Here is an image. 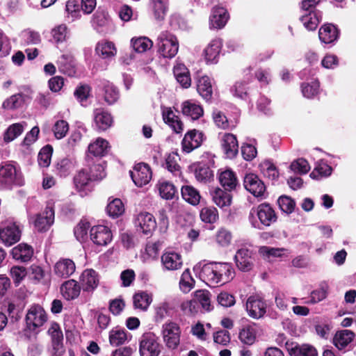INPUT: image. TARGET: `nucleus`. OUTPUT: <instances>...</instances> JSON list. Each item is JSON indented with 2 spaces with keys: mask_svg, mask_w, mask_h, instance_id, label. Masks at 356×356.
Instances as JSON below:
<instances>
[{
  "mask_svg": "<svg viewBox=\"0 0 356 356\" xmlns=\"http://www.w3.org/2000/svg\"><path fill=\"white\" fill-rule=\"evenodd\" d=\"M231 191L216 188L211 193L213 202L220 208L229 207L232 204V196Z\"/></svg>",
  "mask_w": 356,
  "mask_h": 356,
  "instance_id": "nucleus-33",
  "label": "nucleus"
},
{
  "mask_svg": "<svg viewBox=\"0 0 356 356\" xmlns=\"http://www.w3.org/2000/svg\"><path fill=\"white\" fill-rule=\"evenodd\" d=\"M11 254L15 260L26 262L29 261L33 254V248L26 243H19L11 250Z\"/></svg>",
  "mask_w": 356,
  "mask_h": 356,
  "instance_id": "nucleus-31",
  "label": "nucleus"
},
{
  "mask_svg": "<svg viewBox=\"0 0 356 356\" xmlns=\"http://www.w3.org/2000/svg\"><path fill=\"white\" fill-rule=\"evenodd\" d=\"M92 116L93 127L99 133L108 130L113 125V116L104 108L99 107L94 108Z\"/></svg>",
  "mask_w": 356,
  "mask_h": 356,
  "instance_id": "nucleus-4",
  "label": "nucleus"
},
{
  "mask_svg": "<svg viewBox=\"0 0 356 356\" xmlns=\"http://www.w3.org/2000/svg\"><path fill=\"white\" fill-rule=\"evenodd\" d=\"M133 49L138 53H143L150 49L153 42L147 37H140L138 38H132L131 40Z\"/></svg>",
  "mask_w": 356,
  "mask_h": 356,
  "instance_id": "nucleus-53",
  "label": "nucleus"
},
{
  "mask_svg": "<svg viewBox=\"0 0 356 356\" xmlns=\"http://www.w3.org/2000/svg\"><path fill=\"white\" fill-rule=\"evenodd\" d=\"M197 90L198 93L207 101L211 99L213 87L211 79L208 76H202L197 82Z\"/></svg>",
  "mask_w": 356,
  "mask_h": 356,
  "instance_id": "nucleus-35",
  "label": "nucleus"
},
{
  "mask_svg": "<svg viewBox=\"0 0 356 356\" xmlns=\"http://www.w3.org/2000/svg\"><path fill=\"white\" fill-rule=\"evenodd\" d=\"M221 49V42L218 40H213L204 49V54L207 63H217Z\"/></svg>",
  "mask_w": 356,
  "mask_h": 356,
  "instance_id": "nucleus-42",
  "label": "nucleus"
},
{
  "mask_svg": "<svg viewBox=\"0 0 356 356\" xmlns=\"http://www.w3.org/2000/svg\"><path fill=\"white\" fill-rule=\"evenodd\" d=\"M24 127L20 123H15L10 125L6 131L3 135V140L9 143L22 134Z\"/></svg>",
  "mask_w": 356,
  "mask_h": 356,
  "instance_id": "nucleus-58",
  "label": "nucleus"
},
{
  "mask_svg": "<svg viewBox=\"0 0 356 356\" xmlns=\"http://www.w3.org/2000/svg\"><path fill=\"white\" fill-rule=\"evenodd\" d=\"M218 180L222 187L228 191L235 190L238 184L236 173L230 169L221 172Z\"/></svg>",
  "mask_w": 356,
  "mask_h": 356,
  "instance_id": "nucleus-28",
  "label": "nucleus"
},
{
  "mask_svg": "<svg viewBox=\"0 0 356 356\" xmlns=\"http://www.w3.org/2000/svg\"><path fill=\"white\" fill-rule=\"evenodd\" d=\"M79 282L83 291H93L99 285L98 273L93 269H86L81 273Z\"/></svg>",
  "mask_w": 356,
  "mask_h": 356,
  "instance_id": "nucleus-19",
  "label": "nucleus"
},
{
  "mask_svg": "<svg viewBox=\"0 0 356 356\" xmlns=\"http://www.w3.org/2000/svg\"><path fill=\"white\" fill-rule=\"evenodd\" d=\"M182 113L190 117L193 120L199 119L203 115L204 111L201 106L190 101H186L182 104Z\"/></svg>",
  "mask_w": 356,
  "mask_h": 356,
  "instance_id": "nucleus-39",
  "label": "nucleus"
},
{
  "mask_svg": "<svg viewBox=\"0 0 356 356\" xmlns=\"http://www.w3.org/2000/svg\"><path fill=\"white\" fill-rule=\"evenodd\" d=\"M339 30L332 24H323L318 31V38L325 44H332L337 40Z\"/></svg>",
  "mask_w": 356,
  "mask_h": 356,
  "instance_id": "nucleus-26",
  "label": "nucleus"
},
{
  "mask_svg": "<svg viewBox=\"0 0 356 356\" xmlns=\"http://www.w3.org/2000/svg\"><path fill=\"white\" fill-rule=\"evenodd\" d=\"M221 147L227 158H234L238 152V140L235 135L225 134L221 139Z\"/></svg>",
  "mask_w": 356,
  "mask_h": 356,
  "instance_id": "nucleus-24",
  "label": "nucleus"
},
{
  "mask_svg": "<svg viewBox=\"0 0 356 356\" xmlns=\"http://www.w3.org/2000/svg\"><path fill=\"white\" fill-rule=\"evenodd\" d=\"M263 175L271 180H277L279 177V171L276 166L270 161H264L259 165Z\"/></svg>",
  "mask_w": 356,
  "mask_h": 356,
  "instance_id": "nucleus-52",
  "label": "nucleus"
},
{
  "mask_svg": "<svg viewBox=\"0 0 356 356\" xmlns=\"http://www.w3.org/2000/svg\"><path fill=\"white\" fill-rule=\"evenodd\" d=\"M254 326V323L252 325H246L239 331L238 338L243 344L250 346L255 342L257 330Z\"/></svg>",
  "mask_w": 356,
  "mask_h": 356,
  "instance_id": "nucleus-38",
  "label": "nucleus"
},
{
  "mask_svg": "<svg viewBox=\"0 0 356 356\" xmlns=\"http://www.w3.org/2000/svg\"><path fill=\"white\" fill-rule=\"evenodd\" d=\"M110 148L109 143L99 137L88 145L86 158L90 157L97 161H104L102 158L108 154Z\"/></svg>",
  "mask_w": 356,
  "mask_h": 356,
  "instance_id": "nucleus-11",
  "label": "nucleus"
},
{
  "mask_svg": "<svg viewBox=\"0 0 356 356\" xmlns=\"http://www.w3.org/2000/svg\"><path fill=\"white\" fill-rule=\"evenodd\" d=\"M286 349L290 356H318L316 348L312 345L286 343Z\"/></svg>",
  "mask_w": 356,
  "mask_h": 356,
  "instance_id": "nucleus-22",
  "label": "nucleus"
},
{
  "mask_svg": "<svg viewBox=\"0 0 356 356\" xmlns=\"http://www.w3.org/2000/svg\"><path fill=\"white\" fill-rule=\"evenodd\" d=\"M159 191L161 197L165 200H172L177 194V190L174 184L166 181L159 182Z\"/></svg>",
  "mask_w": 356,
  "mask_h": 356,
  "instance_id": "nucleus-47",
  "label": "nucleus"
},
{
  "mask_svg": "<svg viewBox=\"0 0 356 356\" xmlns=\"http://www.w3.org/2000/svg\"><path fill=\"white\" fill-rule=\"evenodd\" d=\"M72 168V161L67 157L58 159L55 163L56 173L61 177H65L70 175Z\"/></svg>",
  "mask_w": 356,
  "mask_h": 356,
  "instance_id": "nucleus-45",
  "label": "nucleus"
},
{
  "mask_svg": "<svg viewBox=\"0 0 356 356\" xmlns=\"http://www.w3.org/2000/svg\"><path fill=\"white\" fill-rule=\"evenodd\" d=\"M135 223L139 227L138 230L145 235H151L156 228L155 218L147 212L139 213Z\"/></svg>",
  "mask_w": 356,
  "mask_h": 356,
  "instance_id": "nucleus-21",
  "label": "nucleus"
},
{
  "mask_svg": "<svg viewBox=\"0 0 356 356\" xmlns=\"http://www.w3.org/2000/svg\"><path fill=\"white\" fill-rule=\"evenodd\" d=\"M81 289L79 282L74 280H70L64 282L61 287L60 291L63 296L67 300H74L76 298Z\"/></svg>",
  "mask_w": 356,
  "mask_h": 356,
  "instance_id": "nucleus-30",
  "label": "nucleus"
},
{
  "mask_svg": "<svg viewBox=\"0 0 356 356\" xmlns=\"http://www.w3.org/2000/svg\"><path fill=\"white\" fill-rule=\"evenodd\" d=\"M280 209L287 214L291 213L295 209L296 202L294 200L288 196H281L277 200Z\"/></svg>",
  "mask_w": 356,
  "mask_h": 356,
  "instance_id": "nucleus-64",
  "label": "nucleus"
},
{
  "mask_svg": "<svg viewBox=\"0 0 356 356\" xmlns=\"http://www.w3.org/2000/svg\"><path fill=\"white\" fill-rule=\"evenodd\" d=\"M130 176L137 186L143 187L150 181L152 172L148 164L140 163L136 164L133 170L130 171Z\"/></svg>",
  "mask_w": 356,
  "mask_h": 356,
  "instance_id": "nucleus-9",
  "label": "nucleus"
},
{
  "mask_svg": "<svg viewBox=\"0 0 356 356\" xmlns=\"http://www.w3.org/2000/svg\"><path fill=\"white\" fill-rule=\"evenodd\" d=\"M47 334L51 337V355H63L65 350L63 345V334L60 325L57 322H52Z\"/></svg>",
  "mask_w": 356,
  "mask_h": 356,
  "instance_id": "nucleus-6",
  "label": "nucleus"
},
{
  "mask_svg": "<svg viewBox=\"0 0 356 356\" xmlns=\"http://www.w3.org/2000/svg\"><path fill=\"white\" fill-rule=\"evenodd\" d=\"M195 281L193 278L191 271L186 268L182 273L179 281V288L181 291L188 293L194 286Z\"/></svg>",
  "mask_w": 356,
  "mask_h": 356,
  "instance_id": "nucleus-51",
  "label": "nucleus"
},
{
  "mask_svg": "<svg viewBox=\"0 0 356 356\" xmlns=\"http://www.w3.org/2000/svg\"><path fill=\"white\" fill-rule=\"evenodd\" d=\"M53 147L51 145L44 146L38 154V164L41 167L47 168L51 163Z\"/></svg>",
  "mask_w": 356,
  "mask_h": 356,
  "instance_id": "nucleus-55",
  "label": "nucleus"
},
{
  "mask_svg": "<svg viewBox=\"0 0 356 356\" xmlns=\"http://www.w3.org/2000/svg\"><path fill=\"white\" fill-rule=\"evenodd\" d=\"M161 262L165 269L175 270L182 266L181 256L175 252H165L161 257Z\"/></svg>",
  "mask_w": 356,
  "mask_h": 356,
  "instance_id": "nucleus-29",
  "label": "nucleus"
},
{
  "mask_svg": "<svg viewBox=\"0 0 356 356\" xmlns=\"http://www.w3.org/2000/svg\"><path fill=\"white\" fill-rule=\"evenodd\" d=\"M21 172L12 164L6 163L0 166V185L3 188H11L13 185H24Z\"/></svg>",
  "mask_w": 356,
  "mask_h": 356,
  "instance_id": "nucleus-2",
  "label": "nucleus"
},
{
  "mask_svg": "<svg viewBox=\"0 0 356 356\" xmlns=\"http://www.w3.org/2000/svg\"><path fill=\"white\" fill-rule=\"evenodd\" d=\"M47 321L46 312L39 305L31 306L26 315V327L31 331H35L36 328L42 326Z\"/></svg>",
  "mask_w": 356,
  "mask_h": 356,
  "instance_id": "nucleus-5",
  "label": "nucleus"
},
{
  "mask_svg": "<svg viewBox=\"0 0 356 356\" xmlns=\"http://www.w3.org/2000/svg\"><path fill=\"white\" fill-rule=\"evenodd\" d=\"M54 220V211L51 207H47L45 210L35 216L34 221L35 227L39 232H45L53 224Z\"/></svg>",
  "mask_w": 356,
  "mask_h": 356,
  "instance_id": "nucleus-25",
  "label": "nucleus"
},
{
  "mask_svg": "<svg viewBox=\"0 0 356 356\" xmlns=\"http://www.w3.org/2000/svg\"><path fill=\"white\" fill-rule=\"evenodd\" d=\"M200 278L210 286L222 285L234 277V270L229 263L209 262L200 268Z\"/></svg>",
  "mask_w": 356,
  "mask_h": 356,
  "instance_id": "nucleus-1",
  "label": "nucleus"
},
{
  "mask_svg": "<svg viewBox=\"0 0 356 356\" xmlns=\"http://www.w3.org/2000/svg\"><path fill=\"white\" fill-rule=\"evenodd\" d=\"M159 340V337L154 332L144 333L139 344L140 356H159L161 348Z\"/></svg>",
  "mask_w": 356,
  "mask_h": 356,
  "instance_id": "nucleus-3",
  "label": "nucleus"
},
{
  "mask_svg": "<svg viewBox=\"0 0 356 356\" xmlns=\"http://www.w3.org/2000/svg\"><path fill=\"white\" fill-rule=\"evenodd\" d=\"M200 217L204 222L213 224L218 220V211L214 207H206L201 209Z\"/></svg>",
  "mask_w": 356,
  "mask_h": 356,
  "instance_id": "nucleus-50",
  "label": "nucleus"
},
{
  "mask_svg": "<svg viewBox=\"0 0 356 356\" xmlns=\"http://www.w3.org/2000/svg\"><path fill=\"white\" fill-rule=\"evenodd\" d=\"M98 55L103 58H107L114 56L116 54V49L112 42H106L104 43L99 42L95 49Z\"/></svg>",
  "mask_w": 356,
  "mask_h": 356,
  "instance_id": "nucleus-48",
  "label": "nucleus"
},
{
  "mask_svg": "<svg viewBox=\"0 0 356 356\" xmlns=\"http://www.w3.org/2000/svg\"><path fill=\"white\" fill-rule=\"evenodd\" d=\"M91 241L97 245L106 246L113 239L111 230L105 225H96L91 227L90 230Z\"/></svg>",
  "mask_w": 356,
  "mask_h": 356,
  "instance_id": "nucleus-12",
  "label": "nucleus"
},
{
  "mask_svg": "<svg viewBox=\"0 0 356 356\" xmlns=\"http://www.w3.org/2000/svg\"><path fill=\"white\" fill-rule=\"evenodd\" d=\"M194 174L198 181L207 182L213 177L212 170L204 163H198L195 166Z\"/></svg>",
  "mask_w": 356,
  "mask_h": 356,
  "instance_id": "nucleus-43",
  "label": "nucleus"
},
{
  "mask_svg": "<svg viewBox=\"0 0 356 356\" xmlns=\"http://www.w3.org/2000/svg\"><path fill=\"white\" fill-rule=\"evenodd\" d=\"M51 34L56 43H62L67 39V27L65 24H59L52 29Z\"/></svg>",
  "mask_w": 356,
  "mask_h": 356,
  "instance_id": "nucleus-62",
  "label": "nucleus"
},
{
  "mask_svg": "<svg viewBox=\"0 0 356 356\" xmlns=\"http://www.w3.org/2000/svg\"><path fill=\"white\" fill-rule=\"evenodd\" d=\"M173 74L177 82L184 88H188L191 85V74L188 69L184 64H177L174 67Z\"/></svg>",
  "mask_w": 356,
  "mask_h": 356,
  "instance_id": "nucleus-32",
  "label": "nucleus"
},
{
  "mask_svg": "<svg viewBox=\"0 0 356 356\" xmlns=\"http://www.w3.org/2000/svg\"><path fill=\"white\" fill-rule=\"evenodd\" d=\"M24 102L22 94L18 93L6 99L3 103V108L8 110H15L21 107Z\"/></svg>",
  "mask_w": 356,
  "mask_h": 356,
  "instance_id": "nucleus-59",
  "label": "nucleus"
},
{
  "mask_svg": "<svg viewBox=\"0 0 356 356\" xmlns=\"http://www.w3.org/2000/svg\"><path fill=\"white\" fill-rule=\"evenodd\" d=\"M266 302L257 296H250L246 302V310L248 315L255 319L262 318L266 312Z\"/></svg>",
  "mask_w": 356,
  "mask_h": 356,
  "instance_id": "nucleus-13",
  "label": "nucleus"
},
{
  "mask_svg": "<svg viewBox=\"0 0 356 356\" xmlns=\"http://www.w3.org/2000/svg\"><path fill=\"white\" fill-rule=\"evenodd\" d=\"M250 79L247 81H237L231 89L233 95L241 99H246L248 97V88L246 86L250 82Z\"/></svg>",
  "mask_w": 356,
  "mask_h": 356,
  "instance_id": "nucleus-57",
  "label": "nucleus"
},
{
  "mask_svg": "<svg viewBox=\"0 0 356 356\" xmlns=\"http://www.w3.org/2000/svg\"><path fill=\"white\" fill-rule=\"evenodd\" d=\"M234 260L238 268L243 272H248L253 268L254 259L248 249H239L234 256Z\"/></svg>",
  "mask_w": 356,
  "mask_h": 356,
  "instance_id": "nucleus-23",
  "label": "nucleus"
},
{
  "mask_svg": "<svg viewBox=\"0 0 356 356\" xmlns=\"http://www.w3.org/2000/svg\"><path fill=\"white\" fill-rule=\"evenodd\" d=\"M106 211L111 217L116 218L124 213V206L120 199L115 198L108 203Z\"/></svg>",
  "mask_w": 356,
  "mask_h": 356,
  "instance_id": "nucleus-49",
  "label": "nucleus"
},
{
  "mask_svg": "<svg viewBox=\"0 0 356 356\" xmlns=\"http://www.w3.org/2000/svg\"><path fill=\"white\" fill-rule=\"evenodd\" d=\"M355 336V333L349 330L337 331L334 336L333 343L339 350H349L354 346L352 343Z\"/></svg>",
  "mask_w": 356,
  "mask_h": 356,
  "instance_id": "nucleus-17",
  "label": "nucleus"
},
{
  "mask_svg": "<svg viewBox=\"0 0 356 356\" xmlns=\"http://www.w3.org/2000/svg\"><path fill=\"white\" fill-rule=\"evenodd\" d=\"M76 270L74 262L70 259H60L54 266L55 274L62 278H67L72 275Z\"/></svg>",
  "mask_w": 356,
  "mask_h": 356,
  "instance_id": "nucleus-27",
  "label": "nucleus"
},
{
  "mask_svg": "<svg viewBox=\"0 0 356 356\" xmlns=\"http://www.w3.org/2000/svg\"><path fill=\"white\" fill-rule=\"evenodd\" d=\"M290 168L295 173L305 175L309 171L310 165L306 159L300 158L291 163Z\"/></svg>",
  "mask_w": 356,
  "mask_h": 356,
  "instance_id": "nucleus-63",
  "label": "nucleus"
},
{
  "mask_svg": "<svg viewBox=\"0 0 356 356\" xmlns=\"http://www.w3.org/2000/svg\"><path fill=\"white\" fill-rule=\"evenodd\" d=\"M245 188L256 197H263L266 191L264 181L254 173L247 174L243 179Z\"/></svg>",
  "mask_w": 356,
  "mask_h": 356,
  "instance_id": "nucleus-10",
  "label": "nucleus"
},
{
  "mask_svg": "<svg viewBox=\"0 0 356 356\" xmlns=\"http://www.w3.org/2000/svg\"><path fill=\"white\" fill-rule=\"evenodd\" d=\"M152 302V296L147 291H139L133 296V305L136 309L145 312Z\"/></svg>",
  "mask_w": 356,
  "mask_h": 356,
  "instance_id": "nucleus-34",
  "label": "nucleus"
},
{
  "mask_svg": "<svg viewBox=\"0 0 356 356\" xmlns=\"http://www.w3.org/2000/svg\"><path fill=\"white\" fill-rule=\"evenodd\" d=\"M90 181L92 180L86 168L80 170L74 177L76 188L79 190L83 189Z\"/></svg>",
  "mask_w": 356,
  "mask_h": 356,
  "instance_id": "nucleus-56",
  "label": "nucleus"
},
{
  "mask_svg": "<svg viewBox=\"0 0 356 356\" xmlns=\"http://www.w3.org/2000/svg\"><path fill=\"white\" fill-rule=\"evenodd\" d=\"M153 3V13L154 18L158 21L164 19L167 11L168 0H151Z\"/></svg>",
  "mask_w": 356,
  "mask_h": 356,
  "instance_id": "nucleus-46",
  "label": "nucleus"
},
{
  "mask_svg": "<svg viewBox=\"0 0 356 356\" xmlns=\"http://www.w3.org/2000/svg\"><path fill=\"white\" fill-rule=\"evenodd\" d=\"M319 87L320 83L318 80L302 83L301 85L302 95L307 98H312L318 93Z\"/></svg>",
  "mask_w": 356,
  "mask_h": 356,
  "instance_id": "nucleus-60",
  "label": "nucleus"
},
{
  "mask_svg": "<svg viewBox=\"0 0 356 356\" xmlns=\"http://www.w3.org/2000/svg\"><path fill=\"white\" fill-rule=\"evenodd\" d=\"M204 140V134L195 129L187 131L181 141L182 149L186 153L199 147Z\"/></svg>",
  "mask_w": 356,
  "mask_h": 356,
  "instance_id": "nucleus-14",
  "label": "nucleus"
},
{
  "mask_svg": "<svg viewBox=\"0 0 356 356\" xmlns=\"http://www.w3.org/2000/svg\"><path fill=\"white\" fill-rule=\"evenodd\" d=\"M85 161L86 169L92 181L102 180L106 177V162L105 161H97V159L90 157L85 158Z\"/></svg>",
  "mask_w": 356,
  "mask_h": 356,
  "instance_id": "nucleus-18",
  "label": "nucleus"
},
{
  "mask_svg": "<svg viewBox=\"0 0 356 356\" xmlns=\"http://www.w3.org/2000/svg\"><path fill=\"white\" fill-rule=\"evenodd\" d=\"M181 194L183 199L191 205H197L201 199L198 190L192 186L185 185L181 188Z\"/></svg>",
  "mask_w": 356,
  "mask_h": 356,
  "instance_id": "nucleus-36",
  "label": "nucleus"
},
{
  "mask_svg": "<svg viewBox=\"0 0 356 356\" xmlns=\"http://www.w3.org/2000/svg\"><path fill=\"white\" fill-rule=\"evenodd\" d=\"M162 335L166 346L170 349H175L180 342L181 329L175 322H168L163 325Z\"/></svg>",
  "mask_w": 356,
  "mask_h": 356,
  "instance_id": "nucleus-7",
  "label": "nucleus"
},
{
  "mask_svg": "<svg viewBox=\"0 0 356 356\" xmlns=\"http://www.w3.org/2000/svg\"><path fill=\"white\" fill-rule=\"evenodd\" d=\"M127 339V332L124 330H112L109 333V342L113 346L123 344Z\"/></svg>",
  "mask_w": 356,
  "mask_h": 356,
  "instance_id": "nucleus-61",
  "label": "nucleus"
},
{
  "mask_svg": "<svg viewBox=\"0 0 356 356\" xmlns=\"http://www.w3.org/2000/svg\"><path fill=\"white\" fill-rule=\"evenodd\" d=\"M102 92L104 100L109 106L114 104L119 99V90L112 83H105L102 88Z\"/></svg>",
  "mask_w": 356,
  "mask_h": 356,
  "instance_id": "nucleus-40",
  "label": "nucleus"
},
{
  "mask_svg": "<svg viewBox=\"0 0 356 356\" xmlns=\"http://www.w3.org/2000/svg\"><path fill=\"white\" fill-rule=\"evenodd\" d=\"M163 119L166 124L172 127L175 133L179 134L182 132L184 124L171 108H168L166 111L163 112Z\"/></svg>",
  "mask_w": 356,
  "mask_h": 356,
  "instance_id": "nucleus-37",
  "label": "nucleus"
},
{
  "mask_svg": "<svg viewBox=\"0 0 356 356\" xmlns=\"http://www.w3.org/2000/svg\"><path fill=\"white\" fill-rule=\"evenodd\" d=\"M157 45L159 54L164 58H172L178 52L179 42L175 35L160 36L158 38Z\"/></svg>",
  "mask_w": 356,
  "mask_h": 356,
  "instance_id": "nucleus-8",
  "label": "nucleus"
},
{
  "mask_svg": "<svg viewBox=\"0 0 356 356\" xmlns=\"http://www.w3.org/2000/svg\"><path fill=\"white\" fill-rule=\"evenodd\" d=\"M257 218L261 224L265 227H269L277 220V216L274 209L268 203H261L255 209Z\"/></svg>",
  "mask_w": 356,
  "mask_h": 356,
  "instance_id": "nucleus-15",
  "label": "nucleus"
},
{
  "mask_svg": "<svg viewBox=\"0 0 356 356\" xmlns=\"http://www.w3.org/2000/svg\"><path fill=\"white\" fill-rule=\"evenodd\" d=\"M332 172V168L324 161L318 162L309 177L313 179H320L322 177H329Z\"/></svg>",
  "mask_w": 356,
  "mask_h": 356,
  "instance_id": "nucleus-44",
  "label": "nucleus"
},
{
  "mask_svg": "<svg viewBox=\"0 0 356 356\" xmlns=\"http://www.w3.org/2000/svg\"><path fill=\"white\" fill-rule=\"evenodd\" d=\"M300 19L307 30L314 31L322 19V14L321 12L311 13L310 14L304 13L301 15Z\"/></svg>",
  "mask_w": 356,
  "mask_h": 356,
  "instance_id": "nucleus-41",
  "label": "nucleus"
},
{
  "mask_svg": "<svg viewBox=\"0 0 356 356\" xmlns=\"http://www.w3.org/2000/svg\"><path fill=\"white\" fill-rule=\"evenodd\" d=\"M21 237V230L16 223H9L0 229V239L7 246L18 242Z\"/></svg>",
  "mask_w": 356,
  "mask_h": 356,
  "instance_id": "nucleus-16",
  "label": "nucleus"
},
{
  "mask_svg": "<svg viewBox=\"0 0 356 356\" xmlns=\"http://www.w3.org/2000/svg\"><path fill=\"white\" fill-rule=\"evenodd\" d=\"M229 18V15L227 9L221 6L213 7L209 17L210 28L222 29L226 25Z\"/></svg>",
  "mask_w": 356,
  "mask_h": 356,
  "instance_id": "nucleus-20",
  "label": "nucleus"
},
{
  "mask_svg": "<svg viewBox=\"0 0 356 356\" xmlns=\"http://www.w3.org/2000/svg\"><path fill=\"white\" fill-rule=\"evenodd\" d=\"M210 297L211 293L207 290H197L195 292V298L197 303H200L202 307L208 312L212 309Z\"/></svg>",
  "mask_w": 356,
  "mask_h": 356,
  "instance_id": "nucleus-54",
  "label": "nucleus"
}]
</instances>
